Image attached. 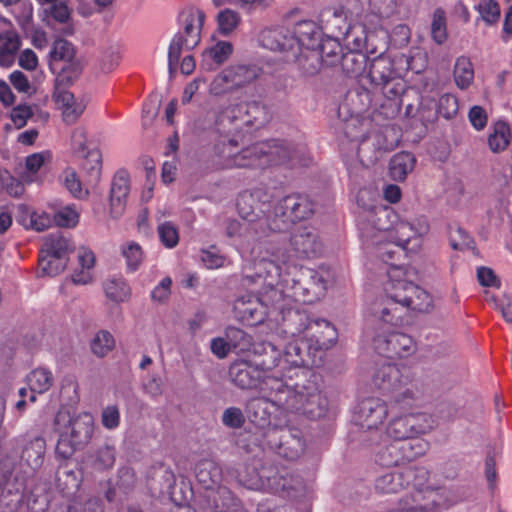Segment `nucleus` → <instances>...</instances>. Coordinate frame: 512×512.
<instances>
[{
    "label": "nucleus",
    "instance_id": "obj_1",
    "mask_svg": "<svg viewBox=\"0 0 512 512\" xmlns=\"http://www.w3.org/2000/svg\"><path fill=\"white\" fill-rule=\"evenodd\" d=\"M264 116V109L255 102L228 107L219 115L216 124L223 136L215 144V151L226 159V167L255 169L268 167L263 142L252 144L233 153V149L239 146L242 129L261 125Z\"/></svg>",
    "mask_w": 512,
    "mask_h": 512
},
{
    "label": "nucleus",
    "instance_id": "obj_2",
    "mask_svg": "<svg viewBox=\"0 0 512 512\" xmlns=\"http://www.w3.org/2000/svg\"><path fill=\"white\" fill-rule=\"evenodd\" d=\"M265 385L283 412L301 414L311 420L321 419L328 413L329 401L317 384V376L310 371L296 372V380L291 376L268 378Z\"/></svg>",
    "mask_w": 512,
    "mask_h": 512
},
{
    "label": "nucleus",
    "instance_id": "obj_3",
    "mask_svg": "<svg viewBox=\"0 0 512 512\" xmlns=\"http://www.w3.org/2000/svg\"><path fill=\"white\" fill-rule=\"evenodd\" d=\"M246 277L252 282L262 279L271 287L282 281L286 288L292 290L295 299L303 303L315 302L326 290L325 281L313 269L293 264L288 265L283 274L281 266L269 259H261L255 263V274Z\"/></svg>",
    "mask_w": 512,
    "mask_h": 512
},
{
    "label": "nucleus",
    "instance_id": "obj_4",
    "mask_svg": "<svg viewBox=\"0 0 512 512\" xmlns=\"http://www.w3.org/2000/svg\"><path fill=\"white\" fill-rule=\"evenodd\" d=\"M237 209L243 219V230L256 238L268 235L270 230V195L262 188L245 191L237 198Z\"/></svg>",
    "mask_w": 512,
    "mask_h": 512
},
{
    "label": "nucleus",
    "instance_id": "obj_5",
    "mask_svg": "<svg viewBox=\"0 0 512 512\" xmlns=\"http://www.w3.org/2000/svg\"><path fill=\"white\" fill-rule=\"evenodd\" d=\"M205 13L201 9L188 6L178 17L183 26V32H178L172 38L168 49V69L173 76L183 50H193L201 41V31L205 21Z\"/></svg>",
    "mask_w": 512,
    "mask_h": 512
},
{
    "label": "nucleus",
    "instance_id": "obj_6",
    "mask_svg": "<svg viewBox=\"0 0 512 512\" xmlns=\"http://www.w3.org/2000/svg\"><path fill=\"white\" fill-rule=\"evenodd\" d=\"M54 427L58 434L56 448H77L89 444L94 432V419L88 412L73 417L68 408L62 407L54 418Z\"/></svg>",
    "mask_w": 512,
    "mask_h": 512
},
{
    "label": "nucleus",
    "instance_id": "obj_7",
    "mask_svg": "<svg viewBox=\"0 0 512 512\" xmlns=\"http://www.w3.org/2000/svg\"><path fill=\"white\" fill-rule=\"evenodd\" d=\"M388 414L384 401L369 397L361 400L355 410L356 423L351 431L352 446H371L373 436L377 435L376 428L383 423Z\"/></svg>",
    "mask_w": 512,
    "mask_h": 512
},
{
    "label": "nucleus",
    "instance_id": "obj_8",
    "mask_svg": "<svg viewBox=\"0 0 512 512\" xmlns=\"http://www.w3.org/2000/svg\"><path fill=\"white\" fill-rule=\"evenodd\" d=\"M303 316V312L299 310H289L283 317L286 329L292 335L304 332L316 349H329L337 340L335 327L322 318H307L308 323L303 327Z\"/></svg>",
    "mask_w": 512,
    "mask_h": 512
},
{
    "label": "nucleus",
    "instance_id": "obj_9",
    "mask_svg": "<svg viewBox=\"0 0 512 512\" xmlns=\"http://www.w3.org/2000/svg\"><path fill=\"white\" fill-rule=\"evenodd\" d=\"M403 61L408 63L403 56L394 59L382 51L370 61L368 70L370 83L375 88L381 89L383 95L388 99L395 98L403 92L401 72L397 67V64Z\"/></svg>",
    "mask_w": 512,
    "mask_h": 512
},
{
    "label": "nucleus",
    "instance_id": "obj_10",
    "mask_svg": "<svg viewBox=\"0 0 512 512\" xmlns=\"http://www.w3.org/2000/svg\"><path fill=\"white\" fill-rule=\"evenodd\" d=\"M321 250L322 243L316 229L301 226L291 233L289 241L283 247L277 248L273 255L283 264L293 265L296 260L317 256Z\"/></svg>",
    "mask_w": 512,
    "mask_h": 512
},
{
    "label": "nucleus",
    "instance_id": "obj_11",
    "mask_svg": "<svg viewBox=\"0 0 512 512\" xmlns=\"http://www.w3.org/2000/svg\"><path fill=\"white\" fill-rule=\"evenodd\" d=\"M313 213L312 202L302 194H291L280 199L270 212L271 232H281L297 221L308 218Z\"/></svg>",
    "mask_w": 512,
    "mask_h": 512
},
{
    "label": "nucleus",
    "instance_id": "obj_12",
    "mask_svg": "<svg viewBox=\"0 0 512 512\" xmlns=\"http://www.w3.org/2000/svg\"><path fill=\"white\" fill-rule=\"evenodd\" d=\"M434 426L433 418L426 413L407 414L393 419L387 427V435L400 441L414 438L430 431Z\"/></svg>",
    "mask_w": 512,
    "mask_h": 512
},
{
    "label": "nucleus",
    "instance_id": "obj_13",
    "mask_svg": "<svg viewBox=\"0 0 512 512\" xmlns=\"http://www.w3.org/2000/svg\"><path fill=\"white\" fill-rule=\"evenodd\" d=\"M391 297L404 308L420 313H428L433 309L432 296L410 281H397L391 292Z\"/></svg>",
    "mask_w": 512,
    "mask_h": 512
},
{
    "label": "nucleus",
    "instance_id": "obj_14",
    "mask_svg": "<svg viewBox=\"0 0 512 512\" xmlns=\"http://www.w3.org/2000/svg\"><path fill=\"white\" fill-rule=\"evenodd\" d=\"M375 351L386 358H403L411 355L415 350V343L411 336L389 331L378 333L373 339Z\"/></svg>",
    "mask_w": 512,
    "mask_h": 512
},
{
    "label": "nucleus",
    "instance_id": "obj_15",
    "mask_svg": "<svg viewBox=\"0 0 512 512\" xmlns=\"http://www.w3.org/2000/svg\"><path fill=\"white\" fill-rule=\"evenodd\" d=\"M258 68L249 65H233L223 70L212 82L215 94H224L242 88L254 81Z\"/></svg>",
    "mask_w": 512,
    "mask_h": 512
},
{
    "label": "nucleus",
    "instance_id": "obj_16",
    "mask_svg": "<svg viewBox=\"0 0 512 512\" xmlns=\"http://www.w3.org/2000/svg\"><path fill=\"white\" fill-rule=\"evenodd\" d=\"M230 380L241 389H254L260 387L262 390H268L265 381L268 378H277L273 375H265L252 359L238 360L229 367Z\"/></svg>",
    "mask_w": 512,
    "mask_h": 512
},
{
    "label": "nucleus",
    "instance_id": "obj_17",
    "mask_svg": "<svg viewBox=\"0 0 512 512\" xmlns=\"http://www.w3.org/2000/svg\"><path fill=\"white\" fill-rule=\"evenodd\" d=\"M129 191V175L127 171L119 170L112 179L110 189L109 205L112 218L117 219L124 213Z\"/></svg>",
    "mask_w": 512,
    "mask_h": 512
},
{
    "label": "nucleus",
    "instance_id": "obj_18",
    "mask_svg": "<svg viewBox=\"0 0 512 512\" xmlns=\"http://www.w3.org/2000/svg\"><path fill=\"white\" fill-rule=\"evenodd\" d=\"M263 145L265 146V158H267L268 167L295 161L303 152L302 148L297 149L286 140H267L263 141Z\"/></svg>",
    "mask_w": 512,
    "mask_h": 512
},
{
    "label": "nucleus",
    "instance_id": "obj_19",
    "mask_svg": "<svg viewBox=\"0 0 512 512\" xmlns=\"http://www.w3.org/2000/svg\"><path fill=\"white\" fill-rule=\"evenodd\" d=\"M266 391L269 392L270 398H252L247 402L246 405L247 418L251 423L259 428H265L266 426L270 425L272 409H280L278 405L274 403L271 390Z\"/></svg>",
    "mask_w": 512,
    "mask_h": 512
},
{
    "label": "nucleus",
    "instance_id": "obj_20",
    "mask_svg": "<svg viewBox=\"0 0 512 512\" xmlns=\"http://www.w3.org/2000/svg\"><path fill=\"white\" fill-rule=\"evenodd\" d=\"M262 46L271 51L285 52L296 47V40L289 28L277 26L265 29L260 34Z\"/></svg>",
    "mask_w": 512,
    "mask_h": 512
},
{
    "label": "nucleus",
    "instance_id": "obj_21",
    "mask_svg": "<svg viewBox=\"0 0 512 512\" xmlns=\"http://www.w3.org/2000/svg\"><path fill=\"white\" fill-rule=\"evenodd\" d=\"M234 309L243 322L250 326L264 322L266 309L258 298L247 296L236 300Z\"/></svg>",
    "mask_w": 512,
    "mask_h": 512
},
{
    "label": "nucleus",
    "instance_id": "obj_22",
    "mask_svg": "<svg viewBox=\"0 0 512 512\" xmlns=\"http://www.w3.org/2000/svg\"><path fill=\"white\" fill-rule=\"evenodd\" d=\"M292 33L296 40V46H301L307 50H317V46L320 45L322 39L321 28L310 20L297 22Z\"/></svg>",
    "mask_w": 512,
    "mask_h": 512
},
{
    "label": "nucleus",
    "instance_id": "obj_23",
    "mask_svg": "<svg viewBox=\"0 0 512 512\" xmlns=\"http://www.w3.org/2000/svg\"><path fill=\"white\" fill-rule=\"evenodd\" d=\"M398 304L399 302L391 297V293L384 301L374 304L372 315L376 321L382 324V329L385 325L396 327L402 323L403 313L397 307Z\"/></svg>",
    "mask_w": 512,
    "mask_h": 512
},
{
    "label": "nucleus",
    "instance_id": "obj_24",
    "mask_svg": "<svg viewBox=\"0 0 512 512\" xmlns=\"http://www.w3.org/2000/svg\"><path fill=\"white\" fill-rule=\"evenodd\" d=\"M256 366L265 374L278 366L281 360V352L270 342H261L253 346L251 358Z\"/></svg>",
    "mask_w": 512,
    "mask_h": 512
},
{
    "label": "nucleus",
    "instance_id": "obj_25",
    "mask_svg": "<svg viewBox=\"0 0 512 512\" xmlns=\"http://www.w3.org/2000/svg\"><path fill=\"white\" fill-rule=\"evenodd\" d=\"M232 52L233 46L230 42L219 41L203 51L200 68L205 71H214L227 61Z\"/></svg>",
    "mask_w": 512,
    "mask_h": 512
},
{
    "label": "nucleus",
    "instance_id": "obj_26",
    "mask_svg": "<svg viewBox=\"0 0 512 512\" xmlns=\"http://www.w3.org/2000/svg\"><path fill=\"white\" fill-rule=\"evenodd\" d=\"M374 385L384 393L394 391L400 384V371L391 363H383L377 367L373 375Z\"/></svg>",
    "mask_w": 512,
    "mask_h": 512
},
{
    "label": "nucleus",
    "instance_id": "obj_27",
    "mask_svg": "<svg viewBox=\"0 0 512 512\" xmlns=\"http://www.w3.org/2000/svg\"><path fill=\"white\" fill-rule=\"evenodd\" d=\"M368 56L364 51H355L347 48L342 53L338 64H340L343 73L348 77H357L363 73L366 68Z\"/></svg>",
    "mask_w": 512,
    "mask_h": 512
},
{
    "label": "nucleus",
    "instance_id": "obj_28",
    "mask_svg": "<svg viewBox=\"0 0 512 512\" xmlns=\"http://www.w3.org/2000/svg\"><path fill=\"white\" fill-rule=\"evenodd\" d=\"M79 57L75 46L66 39L58 38L54 41L49 52V67H56Z\"/></svg>",
    "mask_w": 512,
    "mask_h": 512
},
{
    "label": "nucleus",
    "instance_id": "obj_29",
    "mask_svg": "<svg viewBox=\"0 0 512 512\" xmlns=\"http://www.w3.org/2000/svg\"><path fill=\"white\" fill-rule=\"evenodd\" d=\"M83 69L84 63L80 56L72 59L52 69L53 73H56L55 83L57 85L71 86L80 78Z\"/></svg>",
    "mask_w": 512,
    "mask_h": 512
},
{
    "label": "nucleus",
    "instance_id": "obj_30",
    "mask_svg": "<svg viewBox=\"0 0 512 512\" xmlns=\"http://www.w3.org/2000/svg\"><path fill=\"white\" fill-rule=\"evenodd\" d=\"M74 251V246L62 233H52L44 238L41 253L58 256L68 260L69 253Z\"/></svg>",
    "mask_w": 512,
    "mask_h": 512
},
{
    "label": "nucleus",
    "instance_id": "obj_31",
    "mask_svg": "<svg viewBox=\"0 0 512 512\" xmlns=\"http://www.w3.org/2000/svg\"><path fill=\"white\" fill-rule=\"evenodd\" d=\"M416 159L410 152L395 154L389 163V173L396 181H403L415 167Z\"/></svg>",
    "mask_w": 512,
    "mask_h": 512
},
{
    "label": "nucleus",
    "instance_id": "obj_32",
    "mask_svg": "<svg viewBox=\"0 0 512 512\" xmlns=\"http://www.w3.org/2000/svg\"><path fill=\"white\" fill-rule=\"evenodd\" d=\"M20 38L17 33L7 31L0 33V65L9 66L14 60V55L20 48Z\"/></svg>",
    "mask_w": 512,
    "mask_h": 512
},
{
    "label": "nucleus",
    "instance_id": "obj_33",
    "mask_svg": "<svg viewBox=\"0 0 512 512\" xmlns=\"http://www.w3.org/2000/svg\"><path fill=\"white\" fill-rule=\"evenodd\" d=\"M308 346L303 341L289 342L284 351V361L293 367H307L309 365Z\"/></svg>",
    "mask_w": 512,
    "mask_h": 512
},
{
    "label": "nucleus",
    "instance_id": "obj_34",
    "mask_svg": "<svg viewBox=\"0 0 512 512\" xmlns=\"http://www.w3.org/2000/svg\"><path fill=\"white\" fill-rule=\"evenodd\" d=\"M317 52L326 66H335L338 64L344 48L335 38L327 37L320 40V45L317 46Z\"/></svg>",
    "mask_w": 512,
    "mask_h": 512
},
{
    "label": "nucleus",
    "instance_id": "obj_35",
    "mask_svg": "<svg viewBox=\"0 0 512 512\" xmlns=\"http://www.w3.org/2000/svg\"><path fill=\"white\" fill-rule=\"evenodd\" d=\"M406 486L404 470L391 472L379 477L375 482V489L382 494L397 493Z\"/></svg>",
    "mask_w": 512,
    "mask_h": 512
},
{
    "label": "nucleus",
    "instance_id": "obj_36",
    "mask_svg": "<svg viewBox=\"0 0 512 512\" xmlns=\"http://www.w3.org/2000/svg\"><path fill=\"white\" fill-rule=\"evenodd\" d=\"M474 79L473 65L468 57L460 56L454 65V80L460 89L468 88Z\"/></svg>",
    "mask_w": 512,
    "mask_h": 512
},
{
    "label": "nucleus",
    "instance_id": "obj_37",
    "mask_svg": "<svg viewBox=\"0 0 512 512\" xmlns=\"http://www.w3.org/2000/svg\"><path fill=\"white\" fill-rule=\"evenodd\" d=\"M511 132L508 124L497 122L493 132L488 136V145L492 152L504 151L510 143Z\"/></svg>",
    "mask_w": 512,
    "mask_h": 512
},
{
    "label": "nucleus",
    "instance_id": "obj_38",
    "mask_svg": "<svg viewBox=\"0 0 512 512\" xmlns=\"http://www.w3.org/2000/svg\"><path fill=\"white\" fill-rule=\"evenodd\" d=\"M27 382L31 392L42 394L52 386L53 375L45 368H37L27 375Z\"/></svg>",
    "mask_w": 512,
    "mask_h": 512
},
{
    "label": "nucleus",
    "instance_id": "obj_39",
    "mask_svg": "<svg viewBox=\"0 0 512 512\" xmlns=\"http://www.w3.org/2000/svg\"><path fill=\"white\" fill-rule=\"evenodd\" d=\"M340 34L344 35L346 45L352 46L350 48L351 50L355 51H363V48L365 46L366 36H367V30L366 27L362 24H355L352 26L345 27L342 29V27H338Z\"/></svg>",
    "mask_w": 512,
    "mask_h": 512
},
{
    "label": "nucleus",
    "instance_id": "obj_40",
    "mask_svg": "<svg viewBox=\"0 0 512 512\" xmlns=\"http://www.w3.org/2000/svg\"><path fill=\"white\" fill-rule=\"evenodd\" d=\"M266 472L267 466H261L258 469L255 465H249L239 474V480L248 489L262 491L265 482L264 474Z\"/></svg>",
    "mask_w": 512,
    "mask_h": 512
},
{
    "label": "nucleus",
    "instance_id": "obj_41",
    "mask_svg": "<svg viewBox=\"0 0 512 512\" xmlns=\"http://www.w3.org/2000/svg\"><path fill=\"white\" fill-rule=\"evenodd\" d=\"M102 168V156L99 150L89 151L82 162V169L87 174V182L95 186L100 181Z\"/></svg>",
    "mask_w": 512,
    "mask_h": 512
},
{
    "label": "nucleus",
    "instance_id": "obj_42",
    "mask_svg": "<svg viewBox=\"0 0 512 512\" xmlns=\"http://www.w3.org/2000/svg\"><path fill=\"white\" fill-rule=\"evenodd\" d=\"M103 289L106 297L116 303L126 301L131 293L128 284L121 278L106 280Z\"/></svg>",
    "mask_w": 512,
    "mask_h": 512
},
{
    "label": "nucleus",
    "instance_id": "obj_43",
    "mask_svg": "<svg viewBox=\"0 0 512 512\" xmlns=\"http://www.w3.org/2000/svg\"><path fill=\"white\" fill-rule=\"evenodd\" d=\"M68 260L54 255L41 253L39 258L40 276H56L64 271Z\"/></svg>",
    "mask_w": 512,
    "mask_h": 512
},
{
    "label": "nucleus",
    "instance_id": "obj_44",
    "mask_svg": "<svg viewBox=\"0 0 512 512\" xmlns=\"http://www.w3.org/2000/svg\"><path fill=\"white\" fill-rule=\"evenodd\" d=\"M404 476L406 480V486L411 484L418 493L433 488L432 485L428 484L429 472L424 467L405 468Z\"/></svg>",
    "mask_w": 512,
    "mask_h": 512
},
{
    "label": "nucleus",
    "instance_id": "obj_45",
    "mask_svg": "<svg viewBox=\"0 0 512 512\" xmlns=\"http://www.w3.org/2000/svg\"><path fill=\"white\" fill-rule=\"evenodd\" d=\"M195 474L199 483L207 489H211L220 479L219 469L211 461L201 462L196 467Z\"/></svg>",
    "mask_w": 512,
    "mask_h": 512
},
{
    "label": "nucleus",
    "instance_id": "obj_46",
    "mask_svg": "<svg viewBox=\"0 0 512 512\" xmlns=\"http://www.w3.org/2000/svg\"><path fill=\"white\" fill-rule=\"evenodd\" d=\"M225 337L231 349L246 351L249 350L252 345V337L244 330L237 327H227Z\"/></svg>",
    "mask_w": 512,
    "mask_h": 512
},
{
    "label": "nucleus",
    "instance_id": "obj_47",
    "mask_svg": "<svg viewBox=\"0 0 512 512\" xmlns=\"http://www.w3.org/2000/svg\"><path fill=\"white\" fill-rule=\"evenodd\" d=\"M284 479L285 481H281L279 485V496L296 497L304 492L305 484L299 476L293 475L287 470L284 475Z\"/></svg>",
    "mask_w": 512,
    "mask_h": 512
},
{
    "label": "nucleus",
    "instance_id": "obj_48",
    "mask_svg": "<svg viewBox=\"0 0 512 512\" xmlns=\"http://www.w3.org/2000/svg\"><path fill=\"white\" fill-rule=\"evenodd\" d=\"M13 13L17 23L25 33H29L33 29V6L29 1H18Z\"/></svg>",
    "mask_w": 512,
    "mask_h": 512
},
{
    "label": "nucleus",
    "instance_id": "obj_49",
    "mask_svg": "<svg viewBox=\"0 0 512 512\" xmlns=\"http://www.w3.org/2000/svg\"><path fill=\"white\" fill-rule=\"evenodd\" d=\"M115 345L112 334L106 330L99 331L91 342V351L97 357H104L113 350Z\"/></svg>",
    "mask_w": 512,
    "mask_h": 512
},
{
    "label": "nucleus",
    "instance_id": "obj_50",
    "mask_svg": "<svg viewBox=\"0 0 512 512\" xmlns=\"http://www.w3.org/2000/svg\"><path fill=\"white\" fill-rule=\"evenodd\" d=\"M285 468H278L276 466H267V472L264 474L265 482L262 491L278 495L280 490V482L285 481L284 475Z\"/></svg>",
    "mask_w": 512,
    "mask_h": 512
},
{
    "label": "nucleus",
    "instance_id": "obj_51",
    "mask_svg": "<svg viewBox=\"0 0 512 512\" xmlns=\"http://www.w3.org/2000/svg\"><path fill=\"white\" fill-rule=\"evenodd\" d=\"M431 36L437 44H443L447 39L446 17L441 8L436 9L433 13Z\"/></svg>",
    "mask_w": 512,
    "mask_h": 512
},
{
    "label": "nucleus",
    "instance_id": "obj_52",
    "mask_svg": "<svg viewBox=\"0 0 512 512\" xmlns=\"http://www.w3.org/2000/svg\"><path fill=\"white\" fill-rule=\"evenodd\" d=\"M323 64L321 56H319L317 50H309L307 54H303L299 58V65L303 74L306 76L316 75Z\"/></svg>",
    "mask_w": 512,
    "mask_h": 512
},
{
    "label": "nucleus",
    "instance_id": "obj_53",
    "mask_svg": "<svg viewBox=\"0 0 512 512\" xmlns=\"http://www.w3.org/2000/svg\"><path fill=\"white\" fill-rule=\"evenodd\" d=\"M217 21L219 32L222 35L227 36L238 26L240 16L233 10L225 9L219 12Z\"/></svg>",
    "mask_w": 512,
    "mask_h": 512
},
{
    "label": "nucleus",
    "instance_id": "obj_54",
    "mask_svg": "<svg viewBox=\"0 0 512 512\" xmlns=\"http://www.w3.org/2000/svg\"><path fill=\"white\" fill-rule=\"evenodd\" d=\"M70 14V9L68 8L67 4L63 1L54 3L51 6V16L53 17V19L59 23L66 24L65 28L63 29V33L66 35H72L74 33L73 25L68 23L70 19Z\"/></svg>",
    "mask_w": 512,
    "mask_h": 512
},
{
    "label": "nucleus",
    "instance_id": "obj_55",
    "mask_svg": "<svg viewBox=\"0 0 512 512\" xmlns=\"http://www.w3.org/2000/svg\"><path fill=\"white\" fill-rule=\"evenodd\" d=\"M481 18L489 25L496 23L500 17V6L494 0H485L475 6Z\"/></svg>",
    "mask_w": 512,
    "mask_h": 512
},
{
    "label": "nucleus",
    "instance_id": "obj_56",
    "mask_svg": "<svg viewBox=\"0 0 512 512\" xmlns=\"http://www.w3.org/2000/svg\"><path fill=\"white\" fill-rule=\"evenodd\" d=\"M53 221L59 227L72 228L77 225L79 214L71 206H65L55 212Z\"/></svg>",
    "mask_w": 512,
    "mask_h": 512
},
{
    "label": "nucleus",
    "instance_id": "obj_57",
    "mask_svg": "<svg viewBox=\"0 0 512 512\" xmlns=\"http://www.w3.org/2000/svg\"><path fill=\"white\" fill-rule=\"evenodd\" d=\"M458 99L452 94H443L437 104V113L445 119L453 118L458 112Z\"/></svg>",
    "mask_w": 512,
    "mask_h": 512
},
{
    "label": "nucleus",
    "instance_id": "obj_58",
    "mask_svg": "<svg viewBox=\"0 0 512 512\" xmlns=\"http://www.w3.org/2000/svg\"><path fill=\"white\" fill-rule=\"evenodd\" d=\"M158 234L161 243L167 248H173L179 242L178 229L170 221L164 222L158 226Z\"/></svg>",
    "mask_w": 512,
    "mask_h": 512
},
{
    "label": "nucleus",
    "instance_id": "obj_59",
    "mask_svg": "<svg viewBox=\"0 0 512 512\" xmlns=\"http://www.w3.org/2000/svg\"><path fill=\"white\" fill-rule=\"evenodd\" d=\"M122 254L126 259L128 269L130 271H136L143 260V251L140 245L131 242L123 248Z\"/></svg>",
    "mask_w": 512,
    "mask_h": 512
},
{
    "label": "nucleus",
    "instance_id": "obj_60",
    "mask_svg": "<svg viewBox=\"0 0 512 512\" xmlns=\"http://www.w3.org/2000/svg\"><path fill=\"white\" fill-rule=\"evenodd\" d=\"M369 192L367 190H360L357 194V204L359 207L363 208L364 211L372 213L378 221L382 218H388L390 210L384 208L382 206H375L373 201L369 199V202H365L364 198L368 195Z\"/></svg>",
    "mask_w": 512,
    "mask_h": 512
},
{
    "label": "nucleus",
    "instance_id": "obj_61",
    "mask_svg": "<svg viewBox=\"0 0 512 512\" xmlns=\"http://www.w3.org/2000/svg\"><path fill=\"white\" fill-rule=\"evenodd\" d=\"M222 423L232 429L241 428L245 423V416L238 407L226 408L222 414Z\"/></svg>",
    "mask_w": 512,
    "mask_h": 512
},
{
    "label": "nucleus",
    "instance_id": "obj_62",
    "mask_svg": "<svg viewBox=\"0 0 512 512\" xmlns=\"http://www.w3.org/2000/svg\"><path fill=\"white\" fill-rule=\"evenodd\" d=\"M64 186L66 189L77 198H83L88 194L87 191L82 190L81 182L73 170L64 171Z\"/></svg>",
    "mask_w": 512,
    "mask_h": 512
},
{
    "label": "nucleus",
    "instance_id": "obj_63",
    "mask_svg": "<svg viewBox=\"0 0 512 512\" xmlns=\"http://www.w3.org/2000/svg\"><path fill=\"white\" fill-rule=\"evenodd\" d=\"M369 141V137L364 135L361 138L357 149L359 161L365 166H368L377 160L376 151L370 149Z\"/></svg>",
    "mask_w": 512,
    "mask_h": 512
},
{
    "label": "nucleus",
    "instance_id": "obj_64",
    "mask_svg": "<svg viewBox=\"0 0 512 512\" xmlns=\"http://www.w3.org/2000/svg\"><path fill=\"white\" fill-rule=\"evenodd\" d=\"M468 119L471 125L478 131L483 130L488 122V115L486 110L479 105L470 108L468 112Z\"/></svg>",
    "mask_w": 512,
    "mask_h": 512
}]
</instances>
